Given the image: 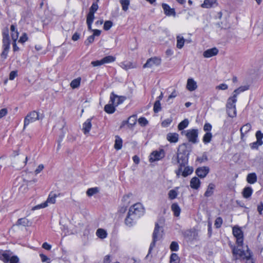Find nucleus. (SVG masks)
Wrapping results in <instances>:
<instances>
[{
    "label": "nucleus",
    "mask_w": 263,
    "mask_h": 263,
    "mask_svg": "<svg viewBox=\"0 0 263 263\" xmlns=\"http://www.w3.org/2000/svg\"><path fill=\"white\" fill-rule=\"evenodd\" d=\"M190 145L189 143H183L179 146L177 155L174 156L172 159V163L174 164L185 166L188 163L189 156L190 155Z\"/></svg>",
    "instance_id": "1"
},
{
    "label": "nucleus",
    "mask_w": 263,
    "mask_h": 263,
    "mask_svg": "<svg viewBox=\"0 0 263 263\" xmlns=\"http://www.w3.org/2000/svg\"><path fill=\"white\" fill-rule=\"evenodd\" d=\"M231 248L232 251L233 259L236 260H246V263H254L253 259L252 258V254L250 250L249 249L248 246H246L247 250H245L244 248L241 249L238 248L233 247L231 245Z\"/></svg>",
    "instance_id": "2"
},
{
    "label": "nucleus",
    "mask_w": 263,
    "mask_h": 263,
    "mask_svg": "<svg viewBox=\"0 0 263 263\" xmlns=\"http://www.w3.org/2000/svg\"><path fill=\"white\" fill-rule=\"evenodd\" d=\"M164 222V219L161 218L159 219L158 222L155 223V226L153 233V240L151 243L147 257L151 254L152 250L155 247L156 242L160 240L162 237L163 228L162 226L160 227L159 226V224L163 225Z\"/></svg>",
    "instance_id": "3"
},
{
    "label": "nucleus",
    "mask_w": 263,
    "mask_h": 263,
    "mask_svg": "<svg viewBox=\"0 0 263 263\" xmlns=\"http://www.w3.org/2000/svg\"><path fill=\"white\" fill-rule=\"evenodd\" d=\"M237 99L234 97H229L226 104V110L227 113L229 117L231 118H234L236 116L237 111L236 108V103Z\"/></svg>",
    "instance_id": "4"
},
{
    "label": "nucleus",
    "mask_w": 263,
    "mask_h": 263,
    "mask_svg": "<svg viewBox=\"0 0 263 263\" xmlns=\"http://www.w3.org/2000/svg\"><path fill=\"white\" fill-rule=\"evenodd\" d=\"M233 234L236 238L237 246H233V247L243 249V234L242 230L238 227L235 226L233 228Z\"/></svg>",
    "instance_id": "5"
},
{
    "label": "nucleus",
    "mask_w": 263,
    "mask_h": 263,
    "mask_svg": "<svg viewBox=\"0 0 263 263\" xmlns=\"http://www.w3.org/2000/svg\"><path fill=\"white\" fill-rule=\"evenodd\" d=\"M128 212L137 218H139L144 213V208L140 203H136L130 206Z\"/></svg>",
    "instance_id": "6"
},
{
    "label": "nucleus",
    "mask_w": 263,
    "mask_h": 263,
    "mask_svg": "<svg viewBox=\"0 0 263 263\" xmlns=\"http://www.w3.org/2000/svg\"><path fill=\"white\" fill-rule=\"evenodd\" d=\"M60 194L58 195L55 193H53V192H50V194H49L47 200L45 202L35 206L34 208V209H38L40 208H46V206H48V203H54L55 202L56 198Z\"/></svg>",
    "instance_id": "7"
},
{
    "label": "nucleus",
    "mask_w": 263,
    "mask_h": 263,
    "mask_svg": "<svg viewBox=\"0 0 263 263\" xmlns=\"http://www.w3.org/2000/svg\"><path fill=\"white\" fill-rule=\"evenodd\" d=\"M38 112L32 111L29 112L25 118L24 128H25L30 123H32L39 119Z\"/></svg>",
    "instance_id": "8"
},
{
    "label": "nucleus",
    "mask_w": 263,
    "mask_h": 263,
    "mask_svg": "<svg viewBox=\"0 0 263 263\" xmlns=\"http://www.w3.org/2000/svg\"><path fill=\"white\" fill-rule=\"evenodd\" d=\"M186 137L187 138L189 142L193 143H196L198 142V131L197 129H190L186 132Z\"/></svg>",
    "instance_id": "9"
},
{
    "label": "nucleus",
    "mask_w": 263,
    "mask_h": 263,
    "mask_svg": "<svg viewBox=\"0 0 263 263\" xmlns=\"http://www.w3.org/2000/svg\"><path fill=\"white\" fill-rule=\"evenodd\" d=\"M165 157V152L164 149H160L159 151H153L150 155L149 161L153 162L159 161Z\"/></svg>",
    "instance_id": "10"
},
{
    "label": "nucleus",
    "mask_w": 263,
    "mask_h": 263,
    "mask_svg": "<svg viewBox=\"0 0 263 263\" xmlns=\"http://www.w3.org/2000/svg\"><path fill=\"white\" fill-rule=\"evenodd\" d=\"M161 63V58L154 57L147 59L146 62L143 65V68H151L154 66H159Z\"/></svg>",
    "instance_id": "11"
},
{
    "label": "nucleus",
    "mask_w": 263,
    "mask_h": 263,
    "mask_svg": "<svg viewBox=\"0 0 263 263\" xmlns=\"http://www.w3.org/2000/svg\"><path fill=\"white\" fill-rule=\"evenodd\" d=\"M124 101V98L123 97H119L115 95L113 92L111 93L110 97L109 102L111 103L116 106L121 104Z\"/></svg>",
    "instance_id": "12"
},
{
    "label": "nucleus",
    "mask_w": 263,
    "mask_h": 263,
    "mask_svg": "<svg viewBox=\"0 0 263 263\" xmlns=\"http://www.w3.org/2000/svg\"><path fill=\"white\" fill-rule=\"evenodd\" d=\"M2 260L5 263H17L18 258L16 256H10L9 254L4 253L2 255Z\"/></svg>",
    "instance_id": "13"
},
{
    "label": "nucleus",
    "mask_w": 263,
    "mask_h": 263,
    "mask_svg": "<svg viewBox=\"0 0 263 263\" xmlns=\"http://www.w3.org/2000/svg\"><path fill=\"white\" fill-rule=\"evenodd\" d=\"M210 168L208 166L198 167L196 170V175L201 178H204L209 173Z\"/></svg>",
    "instance_id": "14"
},
{
    "label": "nucleus",
    "mask_w": 263,
    "mask_h": 263,
    "mask_svg": "<svg viewBox=\"0 0 263 263\" xmlns=\"http://www.w3.org/2000/svg\"><path fill=\"white\" fill-rule=\"evenodd\" d=\"M162 7L163 9L164 14L167 16H176V12L174 8H172L170 6L165 3L162 4Z\"/></svg>",
    "instance_id": "15"
},
{
    "label": "nucleus",
    "mask_w": 263,
    "mask_h": 263,
    "mask_svg": "<svg viewBox=\"0 0 263 263\" xmlns=\"http://www.w3.org/2000/svg\"><path fill=\"white\" fill-rule=\"evenodd\" d=\"M218 53V49L216 47H214L204 51L203 52V55L204 58H209L217 55Z\"/></svg>",
    "instance_id": "16"
},
{
    "label": "nucleus",
    "mask_w": 263,
    "mask_h": 263,
    "mask_svg": "<svg viewBox=\"0 0 263 263\" xmlns=\"http://www.w3.org/2000/svg\"><path fill=\"white\" fill-rule=\"evenodd\" d=\"M97 1L96 2H93L89 8V11L87 15V17L94 18L95 19V13L98 9L99 6L97 4Z\"/></svg>",
    "instance_id": "17"
},
{
    "label": "nucleus",
    "mask_w": 263,
    "mask_h": 263,
    "mask_svg": "<svg viewBox=\"0 0 263 263\" xmlns=\"http://www.w3.org/2000/svg\"><path fill=\"white\" fill-rule=\"evenodd\" d=\"M137 219L138 218L134 216L132 214H129V212H128L127 216L125 219V223L128 227H132Z\"/></svg>",
    "instance_id": "18"
},
{
    "label": "nucleus",
    "mask_w": 263,
    "mask_h": 263,
    "mask_svg": "<svg viewBox=\"0 0 263 263\" xmlns=\"http://www.w3.org/2000/svg\"><path fill=\"white\" fill-rule=\"evenodd\" d=\"M197 88V85L196 81L193 79L190 78L187 80L186 84V88L190 91H193L196 90Z\"/></svg>",
    "instance_id": "19"
},
{
    "label": "nucleus",
    "mask_w": 263,
    "mask_h": 263,
    "mask_svg": "<svg viewBox=\"0 0 263 263\" xmlns=\"http://www.w3.org/2000/svg\"><path fill=\"white\" fill-rule=\"evenodd\" d=\"M91 119H88L83 124L82 130L85 135L88 134L91 128Z\"/></svg>",
    "instance_id": "20"
},
{
    "label": "nucleus",
    "mask_w": 263,
    "mask_h": 263,
    "mask_svg": "<svg viewBox=\"0 0 263 263\" xmlns=\"http://www.w3.org/2000/svg\"><path fill=\"white\" fill-rule=\"evenodd\" d=\"M179 135L176 133H170L167 134L166 139L171 143H176L178 141Z\"/></svg>",
    "instance_id": "21"
},
{
    "label": "nucleus",
    "mask_w": 263,
    "mask_h": 263,
    "mask_svg": "<svg viewBox=\"0 0 263 263\" xmlns=\"http://www.w3.org/2000/svg\"><path fill=\"white\" fill-rule=\"evenodd\" d=\"M249 86L248 85L242 86L239 88L236 89L233 93V96L231 97H234L235 99H237V96L240 92H243L249 89Z\"/></svg>",
    "instance_id": "22"
},
{
    "label": "nucleus",
    "mask_w": 263,
    "mask_h": 263,
    "mask_svg": "<svg viewBox=\"0 0 263 263\" xmlns=\"http://www.w3.org/2000/svg\"><path fill=\"white\" fill-rule=\"evenodd\" d=\"M200 185V181L197 177H194L192 178L190 181V186L192 189L197 190L199 187Z\"/></svg>",
    "instance_id": "23"
},
{
    "label": "nucleus",
    "mask_w": 263,
    "mask_h": 263,
    "mask_svg": "<svg viewBox=\"0 0 263 263\" xmlns=\"http://www.w3.org/2000/svg\"><path fill=\"white\" fill-rule=\"evenodd\" d=\"M251 125L250 123H247L240 128L241 138H242L251 129Z\"/></svg>",
    "instance_id": "24"
},
{
    "label": "nucleus",
    "mask_w": 263,
    "mask_h": 263,
    "mask_svg": "<svg viewBox=\"0 0 263 263\" xmlns=\"http://www.w3.org/2000/svg\"><path fill=\"white\" fill-rule=\"evenodd\" d=\"M215 185L211 183L209 184L206 191L204 193V196L206 197H209L211 196L214 193V190L215 189Z\"/></svg>",
    "instance_id": "25"
},
{
    "label": "nucleus",
    "mask_w": 263,
    "mask_h": 263,
    "mask_svg": "<svg viewBox=\"0 0 263 263\" xmlns=\"http://www.w3.org/2000/svg\"><path fill=\"white\" fill-rule=\"evenodd\" d=\"M171 209L175 216L178 217L180 215L181 209L177 203H174L172 204Z\"/></svg>",
    "instance_id": "26"
},
{
    "label": "nucleus",
    "mask_w": 263,
    "mask_h": 263,
    "mask_svg": "<svg viewBox=\"0 0 263 263\" xmlns=\"http://www.w3.org/2000/svg\"><path fill=\"white\" fill-rule=\"evenodd\" d=\"M247 181L250 184H254L257 181V176L255 173H250L247 175Z\"/></svg>",
    "instance_id": "27"
},
{
    "label": "nucleus",
    "mask_w": 263,
    "mask_h": 263,
    "mask_svg": "<svg viewBox=\"0 0 263 263\" xmlns=\"http://www.w3.org/2000/svg\"><path fill=\"white\" fill-rule=\"evenodd\" d=\"M3 47H10V40L8 32L3 33Z\"/></svg>",
    "instance_id": "28"
},
{
    "label": "nucleus",
    "mask_w": 263,
    "mask_h": 263,
    "mask_svg": "<svg viewBox=\"0 0 263 263\" xmlns=\"http://www.w3.org/2000/svg\"><path fill=\"white\" fill-rule=\"evenodd\" d=\"M216 3V0H204L201 7L203 8H211L214 4Z\"/></svg>",
    "instance_id": "29"
},
{
    "label": "nucleus",
    "mask_w": 263,
    "mask_h": 263,
    "mask_svg": "<svg viewBox=\"0 0 263 263\" xmlns=\"http://www.w3.org/2000/svg\"><path fill=\"white\" fill-rule=\"evenodd\" d=\"M17 226H22L24 227H28L30 225L29 221L26 218H22L17 220L16 222Z\"/></svg>",
    "instance_id": "30"
},
{
    "label": "nucleus",
    "mask_w": 263,
    "mask_h": 263,
    "mask_svg": "<svg viewBox=\"0 0 263 263\" xmlns=\"http://www.w3.org/2000/svg\"><path fill=\"white\" fill-rule=\"evenodd\" d=\"M253 193V190L251 187L248 186L244 188L242 191V195L244 198H249Z\"/></svg>",
    "instance_id": "31"
},
{
    "label": "nucleus",
    "mask_w": 263,
    "mask_h": 263,
    "mask_svg": "<svg viewBox=\"0 0 263 263\" xmlns=\"http://www.w3.org/2000/svg\"><path fill=\"white\" fill-rule=\"evenodd\" d=\"M116 106L115 105H113L111 103L106 104L104 107V110L108 114H112L115 111Z\"/></svg>",
    "instance_id": "32"
},
{
    "label": "nucleus",
    "mask_w": 263,
    "mask_h": 263,
    "mask_svg": "<svg viewBox=\"0 0 263 263\" xmlns=\"http://www.w3.org/2000/svg\"><path fill=\"white\" fill-rule=\"evenodd\" d=\"M122 147V140L119 136L116 137L115 143L114 145V148L116 150H119L121 149Z\"/></svg>",
    "instance_id": "33"
},
{
    "label": "nucleus",
    "mask_w": 263,
    "mask_h": 263,
    "mask_svg": "<svg viewBox=\"0 0 263 263\" xmlns=\"http://www.w3.org/2000/svg\"><path fill=\"white\" fill-rule=\"evenodd\" d=\"M177 47L179 49H181L184 44L185 40L183 36L180 35L177 36Z\"/></svg>",
    "instance_id": "34"
},
{
    "label": "nucleus",
    "mask_w": 263,
    "mask_h": 263,
    "mask_svg": "<svg viewBox=\"0 0 263 263\" xmlns=\"http://www.w3.org/2000/svg\"><path fill=\"white\" fill-rule=\"evenodd\" d=\"M97 236L101 239H104L107 237V233L106 231L102 229H99L96 232Z\"/></svg>",
    "instance_id": "35"
},
{
    "label": "nucleus",
    "mask_w": 263,
    "mask_h": 263,
    "mask_svg": "<svg viewBox=\"0 0 263 263\" xmlns=\"http://www.w3.org/2000/svg\"><path fill=\"white\" fill-rule=\"evenodd\" d=\"M120 3L121 5L122 10L126 11L128 9L130 5V0H120Z\"/></svg>",
    "instance_id": "36"
},
{
    "label": "nucleus",
    "mask_w": 263,
    "mask_h": 263,
    "mask_svg": "<svg viewBox=\"0 0 263 263\" xmlns=\"http://www.w3.org/2000/svg\"><path fill=\"white\" fill-rule=\"evenodd\" d=\"M212 138V134L211 132H206L203 137V142L204 144L209 143L211 142Z\"/></svg>",
    "instance_id": "37"
},
{
    "label": "nucleus",
    "mask_w": 263,
    "mask_h": 263,
    "mask_svg": "<svg viewBox=\"0 0 263 263\" xmlns=\"http://www.w3.org/2000/svg\"><path fill=\"white\" fill-rule=\"evenodd\" d=\"M193 172V168L192 167L186 166L184 168L183 171L182 172V176L185 177L191 174Z\"/></svg>",
    "instance_id": "38"
},
{
    "label": "nucleus",
    "mask_w": 263,
    "mask_h": 263,
    "mask_svg": "<svg viewBox=\"0 0 263 263\" xmlns=\"http://www.w3.org/2000/svg\"><path fill=\"white\" fill-rule=\"evenodd\" d=\"M116 58L112 55H108L102 59L103 64L110 63L115 62Z\"/></svg>",
    "instance_id": "39"
},
{
    "label": "nucleus",
    "mask_w": 263,
    "mask_h": 263,
    "mask_svg": "<svg viewBox=\"0 0 263 263\" xmlns=\"http://www.w3.org/2000/svg\"><path fill=\"white\" fill-rule=\"evenodd\" d=\"M180 261V258L176 253H173L171 254L170 260V263H179Z\"/></svg>",
    "instance_id": "40"
},
{
    "label": "nucleus",
    "mask_w": 263,
    "mask_h": 263,
    "mask_svg": "<svg viewBox=\"0 0 263 263\" xmlns=\"http://www.w3.org/2000/svg\"><path fill=\"white\" fill-rule=\"evenodd\" d=\"M189 124V120L187 119H185L181 121L178 125V128L181 130L186 128Z\"/></svg>",
    "instance_id": "41"
},
{
    "label": "nucleus",
    "mask_w": 263,
    "mask_h": 263,
    "mask_svg": "<svg viewBox=\"0 0 263 263\" xmlns=\"http://www.w3.org/2000/svg\"><path fill=\"white\" fill-rule=\"evenodd\" d=\"M81 80L80 78L73 80L70 83V86L72 88H78L80 86Z\"/></svg>",
    "instance_id": "42"
},
{
    "label": "nucleus",
    "mask_w": 263,
    "mask_h": 263,
    "mask_svg": "<svg viewBox=\"0 0 263 263\" xmlns=\"http://www.w3.org/2000/svg\"><path fill=\"white\" fill-rule=\"evenodd\" d=\"M99 192L97 187L90 188L87 190L86 194L88 196H92L94 194L97 193Z\"/></svg>",
    "instance_id": "43"
},
{
    "label": "nucleus",
    "mask_w": 263,
    "mask_h": 263,
    "mask_svg": "<svg viewBox=\"0 0 263 263\" xmlns=\"http://www.w3.org/2000/svg\"><path fill=\"white\" fill-rule=\"evenodd\" d=\"M154 111L157 113L161 109V103L159 100H156L154 105Z\"/></svg>",
    "instance_id": "44"
},
{
    "label": "nucleus",
    "mask_w": 263,
    "mask_h": 263,
    "mask_svg": "<svg viewBox=\"0 0 263 263\" xmlns=\"http://www.w3.org/2000/svg\"><path fill=\"white\" fill-rule=\"evenodd\" d=\"M121 67L122 68L125 70H128L134 67L132 65V63L130 62H125L121 63Z\"/></svg>",
    "instance_id": "45"
},
{
    "label": "nucleus",
    "mask_w": 263,
    "mask_h": 263,
    "mask_svg": "<svg viewBox=\"0 0 263 263\" xmlns=\"http://www.w3.org/2000/svg\"><path fill=\"white\" fill-rule=\"evenodd\" d=\"M255 136L257 139V143L262 144L263 142L262 141V139L263 138V134L260 130H258L256 133Z\"/></svg>",
    "instance_id": "46"
},
{
    "label": "nucleus",
    "mask_w": 263,
    "mask_h": 263,
    "mask_svg": "<svg viewBox=\"0 0 263 263\" xmlns=\"http://www.w3.org/2000/svg\"><path fill=\"white\" fill-rule=\"evenodd\" d=\"M172 251H177L179 250V245L177 242L172 241L170 247Z\"/></svg>",
    "instance_id": "47"
},
{
    "label": "nucleus",
    "mask_w": 263,
    "mask_h": 263,
    "mask_svg": "<svg viewBox=\"0 0 263 263\" xmlns=\"http://www.w3.org/2000/svg\"><path fill=\"white\" fill-rule=\"evenodd\" d=\"M168 195L169 198L171 200H173L177 197L178 193L176 190H171L169 191Z\"/></svg>",
    "instance_id": "48"
},
{
    "label": "nucleus",
    "mask_w": 263,
    "mask_h": 263,
    "mask_svg": "<svg viewBox=\"0 0 263 263\" xmlns=\"http://www.w3.org/2000/svg\"><path fill=\"white\" fill-rule=\"evenodd\" d=\"M113 23L110 21H106L104 22L103 29L105 30H109L111 27L112 26Z\"/></svg>",
    "instance_id": "49"
},
{
    "label": "nucleus",
    "mask_w": 263,
    "mask_h": 263,
    "mask_svg": "<svg viewBox=\"0 0 263 263\" xmlns=\"http://www.w3.org/2000/svg\"><path fill=\"white\" fill-rule=\"evenodd\" d=\"M129 122V126H132L136 123V116H132L128 119Z\"/></svg>",
    "instance_id": "50"
},
{
    "label": "nucleus",
    "mask_w": 263,
    "mask_h": 263,
    "mask_svg": "<svg viewBox=\"0 0 263 263\" xmlns=\"http://www.w3.org/2000/svg\"><path fill=\"white\" fill-rule=\"evenodd\" d=\"M222 219L220 217H217L215 221V226L216 228H219L221 226V224L222 223Z\"/></svg>",
    "instance_id": "51"
},
{
    "label": "nucleus",
    "mask_w": 263,
    "mask_h": 263,
    "mask_svg": "<svg viewBox=\"0 0 263 263\" xmlns=\"http://www.w3.org/2000/svg\"><path fill=\"white\" fill-rule=\"evenodd\" d=\"M138 122L141 126H146L147 124H148V121L144 117H140L138 119Z\"/></svg>",
    "instance_id": "52"
},
{
    "label": "nucleus",
    "mask_w": 263,
    "mask_h": 263,
    "mask_svg": "<svg viewBox=\"0 0 263 263\" xmlns=\"http://www.w3.org/2000/svg\"><path fill=\"white\" fill-rule=\"evenodd\" d=\"M208 160V157L205 153H204L202 156L201 157H198L197 158V161H199L200 163H202L204 161H206Z\"/></svg>",
    "instance_id": "53"
},
{
    "label": "nucleus",
    "mask_w": 263,
    "mask_h": 263,
    "mask_svg": "<svg viewBox=\"0 0 263 263\" xmlns=\"http://www.w3.org/2000/svg\"><path fill=\"white\" fill-rule=\"evenodd\" d=\"M94 18L86 17V23L88 26V29L89 30H92L91 29V25L93 22Z\"/></svg>",
    "instance_id": "54"
},
{
    "label": "nucleus",
    "mask_w": 263,
    "mask_h": 263,
    "mask_svg": "<svg viewBox=\"0 0 263 263\" xmlns=\"http://www.w3.org/2000/svg\"><path fill=\"white\" fill-rule=\"evenodd\" d=\"M172 118H168L164 120L161 123L163 127H167L172 122Z\"/></svg>",
    "instance_id": "55"
},
{
    "label": "nucleus",
    "mask_w": 263,
    "mask_h": 263,
    "mask_svg": "<svg viewBox=\"0 0 263 263\" xmlns=\"http://www.w3.org/2000/svg\"><path fill=\"white\" fill-rule=\"evenodd\" d=\"M91 64L93 67L100 66L102 65H103V62L102 59H101V60H97V61H92L91 62Z\"/></svg>",
    "instance_id": "56"
},
{
    "label": "nucleus",
    "mask_w": 263,
    "mask_h": 263,
    "mask_svg": "<svg viewBox=\"0 0 263 263\" xmlns=\"http://www.w3.org/2000/svg\"><path fill=\"white\" fill-rule=\"evenodd\" d=\"M9 48L10 47H7V48H6V47H3V48H4L3 51L1 53L2 58H3L5 59H6V58L7 57L8 51L9 50Z\"/></svg>",
    "instance_id": "57"
},
{
    "label": "nucleus",
    "mask_w": 263,
    "mask_h": 263,
    "mask_svg": "<svg viewBox=\"0 0 263 263\" xmlns=\"http://www.w3.org/2000/svg\"><path fill=\"white\" fill-rule=\"evenodd\" d=\"M94 40H95L94 35H90L88 37L87 40L85 41V45L87 46L89 45L90 44L92 43L94 41Z\"/></svg>",
    "instance_id": "58"
},
{
    "label": "nucleus",
    "mask_w": 263,
    "mask_h": 263,
    "mask_svg": "<svg viewBox=\"0 0 263 263\" xmlns=\"http://www.w3.org/2000/svg\"><path fill=\"white\" fill-rule=\"evenodd\" d=\"M212 129V125L209 123H206L203 126V130L205 132H210Z\"/></svg>",
    "instance_id": "59"
},
{
    "label": "nucleus",
    "mask_w": 263,
    "mask_h": 263,
    "mask_svg": "<svg viewBox=\"0 0 263 263\" xmlns=\"http://www.w3.org/2000/svg\"><path fill=\"white\" fill-rule=\"evenodd\" d=\"M17 76V71H12L9 74V79L13 80Z\"/></svg>",
    "instance_id": "60"
},
{
    "label": "nucleus",
    "mask_w": 263,
    "mask_h": 263,
    "mask_svg": "<svg viewBox=\"0 0 263 263\" xmlns=\"http://www.w3.org/2000/svg\"><path fill=\"white\" fill-rule=\"evenodd\" d=\"M8 113L7 108H3L0 110V119L5 116Z\"/></svg>",
    "instance_id": "61"
},
{
    "label": "nucleus",
    "mask_w": 263,
    "mask_h": 263,
    "mask_svg": "<svg viewBox=\"0 0 263 263\" xmlns=\"http://www.w3.org/2000/svg\"><path fill=\"white\" fill-rule=\"evenodd\" d=\"M228 85L224 83L221 84L219 85L216 86V89L220 90H226L228 89Z\"/></svg>",
    "instance_id": "62"
},
{
    "label": "nucleus",
    "mask_w": 263,
    "mask_h": 263,
    "mask_svg": "<svg viewBox=\"0 0 263 263\" xmlns=\"http://www.w3.org/2000/svg\"><path fill=\"white\" fill-rule=\"evenodd\" d=\"M28 40L27 35L26 33H24L23 35L20 37L18 42L21 43H24Z\"/></svg>",
    "instance_id": "63"
},
{
    "label": "nucleus",
    "mask_w": 263,
    "mask_h": 263,
    "mask_svg": "<svg viewBox=\"0 0 263 263\" xmlns=\"http://www.w3.org/2000/svg\"><path fill=\"white\" fill-rule=\"evenodd\" d=\"M44 166L43 164H40L35 170V173L36 175L39 174L44 168Z\"/></svg>",
    "instance_id": "64"
}]
</instances>
